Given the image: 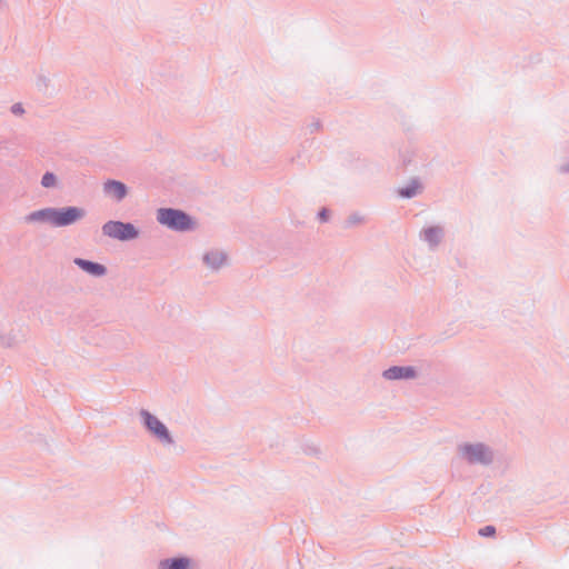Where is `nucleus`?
<instances>
[{
  "label": "nucleus",
  "instance_id": "1",
  "mask_svg": "<svg viewBox=\"0 0 569 569\" xmlns=\"http://www.w3.org/2000/svg\"><path fill=\"white\" fill-rule=\"evenodd\" d=\"M158 221L171 229L187 230L192 227L190 218L182 211L174 209H159Z\"/></svg>",
  "mask_w": 569,
  "mask_h": 569
},
{
  "label": "nucleus",
  "instance_id": "7",
  "mask_svg": "<svg viewBox=\"0 0 569 569\" xmlns=\"http://www.w3.org/2000/svg\"><path fill=\"white\" fill-rule=\"evenodd\" d=\"M104 191L118 200L123 199L127 194L126 186L122 182L116 180L107 181L104 183Z\"/></svg>",
  "mask_w": 569,
  "mask_h": 569
},
{
  "label": "nucleus",
  "instance_id": "17",
  "mask_svg": "<svg viewBox=\"0 0 569 569\" xmlns=\"http://www.w3.org/2000/svg\"><path fill=\"white\" fill-rule=\"evenodd\" d=\"M320 218H321L322 220H326V219H327V210H322V211L320 212Z\"/></svg>",
  "mask_w": 569,
  "mask_h": 569
},
{
  "label": "nucleus",
  "instance_id": "11",
  "mask_svg": "<svg viewBox=\"0 0 569 569\" xmlns=\"http://www.w3.org/2000/svg\"><path fill=\"white\" fill-rule=\"evenodd\" d=\"M207 264L211 268H219L226 261V256L222 252L213 251L204 257Z\"/></svg>",
  "mask_w": 569,
  "mask_h": 569
},
{
  "label": "nucleus",
  "instance_id": "13",
  "mask_svg": "<svg viewBox=\"0 0 569 569\" xmlns=\"http://www.w3.org/2000/svg\"><path fill=\"white\" fill-rule=\"evenodd\" d=\"M419 188V183L413 181L408 188L400 189L399 194L406 198H410L418 192Z\"/></svg>",
  "mask_w": 569,
  "mask_h": 569
},
{
  "label": "nucleus",
  "instance_id": "10",
  "mask_svg": "<svg viewBox=\"0 0 569 569\" xmlns=\"http://www.w3.org/2000/svg\"><path fill=\"white\" fill-rule=\"evenodd\" d=\"M190 561L187 558L166 559L160 562V569H189Z\"/></svg>",
  "mask_w": 569,
  "mask_h": 569
},
{
  "label": "nucleus",
  "instance_id": "3",
  "mask_svg": "<svg viewBox=\"0 0 569 569\" xmlns=\"http://www.w3.org/2000/svg\"><path fill=\"white\" fill-rule=\"evenodd\" d=\"M53 226L64 227L69 226L84 217L86 211L78 207H68L62 209H54Z\"/></svg>",
  "mask_w": 569,
  "mask_h": 569
},
{
  "label": "nucleus",
  "instance_id": "4",
  "mask_svg": "<svg viewBox=\"0 0 569 569\" xmlns=\"http://www.w3.org/2000/svg\"><path fill=\"white\" fill-rule=\"evenodd\" d=\"M144 423L150 432L164 442H171V437L166 426L154 416L147 411H142Z\"/></svg>",
  "mask_w": 569,
  "mask_h": 569
},
{
  "label": "nucleus",
  "instance_id": "5",
  "mask_svg": "<svg viewBox=\"0 0 569 569\" xmlns=\"http://www.w3.org/2000/svg\"><path fill=\"white\" fill-rule=\"evenodd\" d=\"M461 451L470 462H487L491 458L490 451L483 445H465Z\"/></svg>",
  "mask_w": 569,
  "mask_h": 569
},
{
  "label": "nucleus",
  "instance_id": "12",
  "mask_svg": "<svg viewBox=\"0 0 569 569\" xmlns=\"http://www.w3.org/2000/svg\"><path fill=\"white\" fill-rule=\"evenodd\" d=\"M441 237V230L438 227H432L427 230H425V238L430 243L436 244L439 242Z\"/></svg>",
  "mask_w": 569,
  "mask_h": 569
},
{
  "label": "nucleus",
  "instance_id": "14",
  "mask_svg": "<svg viewBox=\"0 0 569 569\" xmlns=\"http://www.w3.org/2000/svg\"><path fill=\"white\" fill-rule=\"evenodd\" d=\"M42 186L44 188H50V187H53L56 184V177L53 173H46L43 177H42V181H41Z\"/></svg>",
  "mask_w": 569,
  "mask_h": 569
},
{
  "label": "nucleus",
  "instance_id": "2",
  "mask_svg": "<svg viewBox=\"0 0 569 569\" xmlns=\"http://www.w3.org/2000/svg\"><path fill=\"white\" fill-rule=\"evenodd\" d=\"M102 231L106 236L119 240H129L138 236V231L132 224L120 221H109L104 223Z\"/></svg>",
  "mask_w": 569,
  "mask_h": 569
},
{
  "label": "nucleus",
  "instance_id": "15",
  "mask_svg": "<svg viewBox=\"0 0 569 569\" xmlns=\"http://www.w3.org/2000/svg\"><path fill=\"white\" fill-rule=\"evenodd\" d=\"M495 532H496V530L492 526H487L480 530L481 536H493Z\"/></svg>",
  "mask_w": 569,
  "mask_h": 569
},
{
  "label": "nucleus",
  "instance_id": "9",
  "mask_svg": "<svg viewBox=\"0 0 569 569\" xmlns=\"http://www.w3.org/2000/svg\"><path fill=\"white\" fill-rule=\"evenodd\" d=\"M54 213V209L52 208H47V209H42V210H38V211H34L32 213H30L26 220L29 221V222H33V221H48L50 222L51 224L53 223V214Z\"/></svg>",
  "mask_w": 569,
  "mask_h": 569
},
{
  "label": "nucleus",
  "instance_id": "6",
  "mask_svg": "<svg viewBox=\"0 0 569 569\" xmlns=\"http://www.w3.org/2000/svg\"><path fill=\"white\" fill-rule=\"evenodd\" d=\"M385 378L387 379H402V378H413L415 369L412 367H392L383 372Z\"/></svg>",
  "mask_w": 569,
  "mask_h": 569
},
{
  "label": "nucleus",
  "instance_id": "8",
  "mask_svg": "<svg viewBox=\"0 0 569 569\" xmlns=\"http://www.w3.org/2000/svg\"><path fill=\"white\" fill-rule=\"evenodd\" d=\"M76 263L88 273L94 274V276H102L106 272V268L102 264L91 262L83 259H76Z\"/></svg>",
  "mask_w": 569,
  "mask_h": 569
},
{
  "label": "nucleus",
  "instance_id": "16",
  "mask_svg": "<svg viewBox=\"0 0 569 569\" xmlns=\"http://www.w3.org/2000/svg\"><path fill=\"white\" fill-rule=\"evenodd\" d=\"M12 112H13V113H17V114L22 113V112H23V109H22L21 104H14V106L12 107Z\"/></svg>",
  "mask_w": 569,
  "mask_h": 569
}]
</instances>
